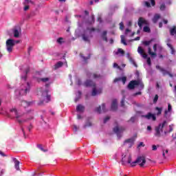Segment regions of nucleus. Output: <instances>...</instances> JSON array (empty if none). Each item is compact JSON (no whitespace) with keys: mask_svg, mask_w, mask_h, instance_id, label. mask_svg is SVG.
I'll return each instance as SVG.
<instances>
[{"mask_svg":"<svg viewBox=\"0 0 176 176\" xmlns=\"http://www.w3.org/2000/svg\"><path fill=\"white\" fill-rule=\"evenodd\" d=\"M117 9H119V6H118L116 4L111 6V7H110V10L112 12H115V10H117Z\"/></svg>","mask_w":176,"mask_h":176,"instance_id":"38","label":"nucleus"},{"mask_svg":"<svg viewBox=\"0 0 176 176\" xmlns=\"http://www.w3.org/2000/svg\"><path fill=\"white\" fill-rule=\"evenodd\" d=\"M168 47L170 48L171 50V54H175V50H174V47L171 44H168Z\"/></svg>","mask_w":176,"mask_h":176,"instance_id":"43","label":"nucleus"},{"mask_svg":"<svg viewBox=\"0 0 176 176\" xmlns=\"http://www.w3.org/2000/svg\"><path fill=\"white\" fill-rule=\"evenodd\" d=\"M155 111H157V116H160L162 115V111H163V107H155Z\"/></svg>","mask_w":176,"mask_h":176,"instance_id":"36","label":"nucleus"},{"mask_svg":"<svg viewBox=\"0 0 176 176\" xmlns=\"http://www.w3.org/2000/svg\"><path fill=\"white\" fill-rule=\"evenodd\" d=\"M30 89L31 85L30 82L22 84L20 89L15 90V96L17 98L21 96H26L28 93H30Z\"/></svg>","mask_w":176,"mask_h":176,"instance_id":"4","label":"nucleus"},{"mask_svg":"<svg viewBox=\"0 0 176 176\" xmlns=\"http://www.w3.org/2000/svg\"><path fill=\"white\" fill-rule=\"evenodd\" d=\"M143 118L148 119V120L152 119L155 122L156 120V114L148 112L146 115L142 116Z\"/></svg>","mask_w":176,"mask_h":176,"instance_id":"18","label":"nucleus"},{"mask_svg":"<svg viewBox=\"0 0 176 176\" xmlns=\"http://www.w3.org/2000/svg\"><path fill=\"white\" fill-rule=\"evenodd\" d=\"M126 100V97L123 96L122 100H121V107H124V101Z\"/></svg>","mask_w":176,"mask_h":176,"instance_id":"48","label":"nucleus"},{"mask_svg":"<svg viewBox=\"0 0 176 176\" xmlns=\"http://www.w3.org/2000/svg\"><path fill=\"white\" fill-rule=\"evenodd\" d=\"M50 83H46L45 84V89L44 91H41V96L43 97V100H40L38 102V105H42L43 104V102H50L51 98L50 95H49V91L50 90Z\"/></svg>","mask_w":176,"mask_h":176,"instance_id":"6","label":"nucleus"},{"mask_svg":"<svg viewBox=\"0 0 176 176\" xmlns=\"http://www.w3.org/2000/svg\"><path fill=\"white\" fill-rule=\"evenodd\" d=\"M95 111L98 112V113H101V106H99L98 107H96L95 109Z\"/></svg>","mask_w":176,"mask_h":176,"instance_id":"51","label":"nucleus"},{"mask_svg":"<svg viewBox=\"0 0 176 176\" xmlns=\"http://www.w3.org/2000/svg\"><path fill=\"white\" fill-rule=\"evenodd\" d=\"M83 86H85V87H96V82H93L91 80L87 79L83 83Z\"/></svg>","mask_w":176,"mask_h":176,"instance_id":"17","label":"nucleus"},{"mask_svg":"<svg viewBox=\"0 0 176 176\" xmlns=\"http://www.w3.org/2000/svg\"><path fill=\"white\" fill-rule=\"evenodd\" d=\"M120 30L121 31H123V30H124V24L123 23V22L120 23Z\"/></svg>","mask_w":176,"mask_h":176,"instance_id":"50","label":"nucleus"},{"mask_svg":"<svg viewBox=\"0 0 176 176\" xmlns=\"http://www.w3.org/2000/svg\"><path fill=\"white\" fill-rule=\"evenodd\" d=\"M160 19V15L159 14H155L152 19V21L154 24H156V23H157Z\"/></svg>","mask_w":176,"mask_h":176,"instance_id":"29","label":"nucleus"},{"mask_svg":"<svg viewBox=\"0 0 176 176\" xmlns=\"http://www.w3.org/2000/svg\"><path fill=\"white\" fill-rule=\"evenodd\" d=\"M152 42H153V38H151L150 41H144L142 43L144 45V46H149Z\"/></svg>","mask_w":176,"mask_h":176,"instance_id":"39","label":"nucleus"},{"mask_svg":"<svg viewBox=\"0 0 176 176\" xmlns=\"http://www.w3.org/2000/svg\"><path fill=\"white\" fill-rule=\"evenodd\" d=\"M129 32H131V30L130 29H129V28H126V29L125 30L124 34H125V35H129Z\"/></svg>","mask_w":176,"mask_h":176,"instance_id":"59","label":"nucleus"},{"mask_svg":"<svg viewBox=\"0 0 176 176\" xmlns=\"http://www.w3.org/2000/svg\"><path fill=\"white\" fill-rule=\"evenodd\" d=\"M121 43H122V45L124 46H127V42H126L124 35H121Z\"/></svg>","mask_w":176,"mask_h":176,"instance_id":"40","label":"nucleus"},{"mask_svg":"<svg viewBox=\"0 0 176 176\" xmlns=\"http://www.w3.org/2000/svg\"><path fill=\"white\" fill-rule=\"evenodd\" d=\"M28 9H30V6L25 5V7L23 8V10H25V12H27V10H28Z\"/></svg>","mask_w":176,"mask_h":176,"instance_id":"61","label":"nucleus"},{"mask_svg":"<svg viewBox=\"0 0 176 176\" xmlns=\"http://www.w3.org/2000/svg\"><path fill=\"white\" fill-rule=\"evenodd\" d=\"M10 118H15L16 122L20 124L21 131L25 137V131H24L25 126L23 125L24 122H30L34 119V110H28L25 116L21 115L16 108L10 109L9 111Z\"/></svg>","mask_w":176,"mask_h":176,"instance_id":"1","label":"nucleus"},{"mask_svg":"<svg viewBox=\"0 0 176 176\" xmlns=\"http://www.w3.org/2000/svg\"><path fill=\"white\" fill-rule=\"evenodd\" d=\"M76 111L78 112H85V106L82 105V104H78L76 107Z\"/></svg>","mask_w":176,"mask_h":176,"instance_id":"30","label":"nucleus"},{"mask_svg":"<svg viewBox=\"0 0 176 176\" xmlns=\"http://www.w3.org/2000/svg\"><path fill=\"white\" fill-rule=\"evenodd\" d=\"M102 111L105 113V112H107L108 110L105 107V103L102 104Z\"/></svg>","mask_w":176,"mask_h":176,"instance_id":"46","label":"nucleus"},{"mask_svg":"<svg viewBox=\"0 0 176 176\" xmlns=\"http://www.w3.org/2000/svg\"><path fill=\"white\" fill-rule=\"evenodd\" d=\"M124 130H126V128L123 126L119 128L118 126L113 129V131L117 135L118 140L122 138V134H123V131H124Z\"/></svg>","mask_w":176,"mask_h":176,"instance_id":"12","label":"nucleus"},{"mask_svg":"<svg viewBox=\"0 0 176 176\" xmlns=\"http://www.w3.org/2000/svg\"><path fill=\"white\" fill-rule=\"evenodd\" d=\"M143 31L144 32H148L149 34L151 32V28H149V26L146 25L143 28Z\"/></svg>","mask_w":176,"mask_h":176,"instance_id":"41","label":"nucleus"},{"mask_svg":"<svg viewBox=\"0 0 176 176\" xmlns=\"http://www.w3.org/2000/svg\"><path fill=\"white\" fill-rule=\"evenodd\" d=\"M129 144V147L131 148L134 145V138H129L124 142V145Z\"/></svg>","mask_w":176,"mask_h":176,"instance_id":"24","label":"nucleus"},{"mask_svg":"<svg viewBox=\"0 0 176 176\" xmlns=\"http://www.w3.org/2000/svg\"><path fill=\"white\" fill-rule=\"evenodd\" d=\"M113 68H117L118 69H122L120 66H119V65H118V63H113Z\"/></svg>","mask_w":176,"mask_h":176,"instance_id":"53","label":"nucleus"},{"mask_svg":"<svg viewBox=\"0 0 176 176\" xmlns=\"http://www.w3.org/2000/svg\"><path fill=\"white\" fill-rule=\"evenodd\" d=\"M157 100H159V96L158 95H155L154 98H153V103L156 104V102H157Z\"/></svg>","mask_w":176,"mask_h":176,"instance_id":"49","label":"nucleus"},{"mask_svg":"<svg viewBox=\"0 0 176 176\" xmlns=\"http://www.w3.org/2000/svg\"><path fill=\"white\" fill-rule=\"evenodd\" d=\"M85 15H77V17H80V19H82V23L85 24V25H93L96 22V18L94 14H92L91 16H89V11L85 10L84 12Z\"/></svg>","mask_w":176,"mask_h":176,"instance_id":"3","label":"nucleus"},{"mask_svg":"<svg viewBox=\"0 0 176 176\" xmlns=\"http://www.w3.org/2000/svg\"><path fill=\"white\" fill-rule=\"evenodd\" d=\"M107 35H108V31L107 30H104L100 33V36L102 41H104V42H108V36Z\"/></svg>","mask_w":176,"mask_h":176,"instance_id":"20","label":"nucleus"},{"mask_svg":"<svg viewBox=\"0 0 176 176\" xmlns=\"http://www.w3.org/2000/svg\"><path fill=\"white\" fill-rule=\"evenodd\" d=\"M170 34L171 36H174V35H176V26H173V28H170Z\"/></svg>","mask_w":176,"mask_h":176,"instance_id":"34","label":"nucleus"},{"mask_svg":"<svg viewBox=\"0 0 176 176\" xmlns=\"http://www.w3.org/2000/svg\"><path fill=\"white\" fill-rule=\"evenodd\" d=\"M32 120H34V118ZM32 120H30L29 122H23V123H29V125L26 126L28 131H31V130H32V128L34 127V126L32 125V122H31Z\"/></svg>","mask_w":176,"mask_h":176,"instance_id":"32","label":"nucleus"},{"mask_svg":"<svg viewBox=\"0 0 176 176\" xmlns=\"http://www.w3.org/2000/svg\"><path fill=\"white\" fill-rule=\"evenodd\" d=\"M32 1L31 0H25L23 2V5H30Z\"/></svg>","mask_w":176,"mask_h":176,"instance_id":"55","label":"nucleus"},{"mask_svg":"<svg viewBox=\"0 0 176 176\" xmlns=\"http://www.w3.org/2000/svg\"><path fill=\"white\" fill-rule=\"evenodd\" d=\"M87 127H91V122H90V121H87L85 124L83 126V129H86Z\"/></svg>","mask_w":176,"mask_h":176,"instance_id":"44","label":"nucleus"},{"mask_svg":"<svg viewBox=\"0 0 176 176\" xmlns=\"http://www.w3.org/2000/svg\"><path fill=\"white\" fill-rule=\"evenodd\" d=\"M122 80L123 85H126V82H127V77L126 76H122L120 78H116L113 80V83H117V82H120Z\"/></svg>","mask_w":176,"mask_h":176,"instance_id":"21","label":"nucleus"},{"mask_svg":"<svg viewBox=\"0 0 176 176\" xmlns=\"http://www.w3.org/2000/svg\"><path fill=\"white\" fill-rule=\"evenodd\" d=\"M37 147L38 148V149H40V150L42 151L43 152H46V151L43 149V146H42L41 144L37 145Z\"/></svg>","mask_w":176,"mask_h":176,"instance_id":"56","label":"nucleus"},{"mask_svg":"<svg viewBox=\"0 0 176 176\" xmlns=\"http://www.w3.org/2000/svg\"><path fill=\"white\" fill-rule=\"evenodd\" d=\"M171 112H173V107L171 106V104H168V109H165L164 118H166L167 119L168 115L169 116H171Z\"/></svg>","mask_w":176,"mask_h":176,"instance_id":"16","label":"nucleus"},{"mask_svg":"<svg viewBox=\"0 0 176 176\" xmlns=\"http://www.w3.org/2000/svg\"><path fill=\"white\" fill-rule=\"evenodd\" d=\"M167 124V121L164 120L162 123H160L158 126H155V137H157V138H160L162 137V133H163V129H164V126Z\"/></svg>","mask_w":176,"mask_h":176,"instance_id":"8","label":"nucleus"},{"mask_svg":"<svg viewBox=\"0 0 176 176\" xmlns=\"http://www.w3.org/2000/svg\"><path fill=\"white\" fill-rule=\"evenodd\" d=\"M109 119H111V118L109 116H107L106 118H104V119L103 120V123H107V122H108V120H109Z\"/></svg>","mask_w":176,"mask_h":176,"instance_id":"58","label":"nucleus"},{"mask_svg":"<svg viewBox=\"0 0 176 176\" xmlns=\"http://www.w3.org/2000/svg\"><path fill=\"white\" fill-rule=\"evenodd\" d=\"M12 162H14V167L17 171L20 170V162L18 161L17 158L12 157Z\"/></svg>","mask_w":176,"mask_h":176,"instance_id":"26","label":"nucleus"},{"mask_svg":"<svg viewBox=\"0 0 176 176\" xmlns=\"http://www.w3.org/2000/svg\"><path fill=\"white\" fill-rule=\"evenodd\" d=\"M141 85V80H131L127 85V88L129 90H134L137 86H140Z\"/></svg>","mask_w":176,"mask_h":176,"instance_id":"10","label":"nucleus"},{"mask_svg":"<svg viewBox=\"0 0 176 176\" xmlns=\"http://www.w3.org/2000/svg\"><path fill=\"white\" fill-rule=\"evenodd\" d=\"M101 93H102V89H97L96 87H94L92 88V91H91L92 97H96V96H98V94H101Z\"/></svg>","mask_w":176,"mask_h":176,"instance_id":"19","label":"nucleus"},{"mask_svg":"<svg viewBox=\"0 0 176 176\" xmlns=\"http://www.w3.org/2000/svg\"><path fill=\"white\" fill-rule=\"evenodd\" d=\"M57 43H60V45H61V43H63V38H58L57 39Z\"/></svg>","mask_w":176,"mask_h":176,"instance_id":"63","label":"nucleus"},{"mask_svg":"<svg viewBox=\"0 0 176 176\" xmlns=\"http://www.w3.org/2000/svg\"><path fill=\"white\" fill-rule=\"evenodd\" d=\"M96 31H97V32H101V30L98 28L96 29L94 28H87V29L85 30L83 33L81 34L84 42H88L90 43V38H93V32H96Z\"/></svg>","mask_w":176,"mask_h":176,"instance_id":"2","label":"nucleus"},{"mask_svg":"<svg viewBox=\"0 0 176 176\" xmlns=\"http://www.w3.org/2000/svg\"><path fill=\"white\" fill-rule=\"evenodd\" d=\"M148 24V21L144 19L143 17H140L138 19V25L140 27V30L137 31V35H140L141 34V30H142V25Z\"/></svg>","mask_w":176,"mask_h":176,"instance_id":"13","label":"nucleus"},{"mask_svg":"<svg viewBox=\"0 0 176 176\" xmlns=\"http://www.w3.org/2000/svg\"><path fill=\"white\" fill-rule=\"evenodd\" d=\"M19 69L22 72L21 79L23 82H25V80H27V75H28L31 71V67L29 66V65L25 64L22 66H19Z\"/></svg>","mask_w":176,"mask_h":176,"instance_id":"7","label":"nucleus"},{"mask_svg":"<svg viewBox=\"0 0 176 176\" xmlns=\"http://www.w3.org/2000/svg\"><path fill=\"white\" fill-rule=\"evenodd\" d=\"M77 85H78V86H81V85H82V80L78 79Z\"/></svg>","mask_w":176,"mask_h":176,"instance_id":"64","label":"nucleus"},{"mask_svg":"<svg viewBox=\"0 0 176 176\" xmlns=\"http://www.w3.org/2000/svg\"><path fill=\"white\" fill-rule=\"evenodd\" d=\"M156 69L160 70V72H162L163 76H166V75H168L170 78H173V74H170L168 71L166 70V69L160 67V65L155 66Z\"/></svg>","mask_w":176,"mask_h":176,"instance_id":"15","label":"nucleus"},{"mask_svg":"<svg viewBox=\"0 0 176 176\" xmlns=\"http://www.w3.org/2000/svg\"><path fill=\"white\" fill-rule=\"evenodd\" d=\"M34 104V102H27L26 100H22L21 102V105L23 108H27V107H31Z\"/></svg>","mask_w":176,"mask_h":176,"instance_id":"22","label":"nucleus"},{"mask_svg":"<svg viewBox=\"0 0 176 176\" xmlns=\"http://www.w3.org/2000/svg\"><path fill=\"white\" fill-rule=\"evenodd\" d=\"M116 54L117 56L120 54V56L123 57V56H124V51L122 48H119L118 51L116 52Z\"/></svg>","mask_w":176,"mask_h":176,"instance_id":"35","label":"nucleus"},{"mask_svg":"<svg viewBox=\"0 0 176 176\" xmlns=\"http://www.w3.org/2000/svg\"><path fill=\"white\" fill-rule=\"evenodd\" d=\"M50 78H37V82H43V83H46V82H49Z\"/></svg>","mask_w":176,"mask_h":176,"instance_id":"37","label":"nucleus"},{"mask_svg":"<svg viewBox=\"0 0 176 176\" xmlns=\"http://www.w3.org/2000/svg\"><path fill=\"white\" fill-rule=\"evenodd\" d=\"M138 52L139 53L140 55L142 56V57L143 58L146 60V63H147L148 67H150V68H151V67L152 65V60H151V58L148 57V54H144V50H142V48L141 47H138Z\"/></svg>","mask_w":176,"mask_h":176,"instance_id":"9","label":"nucleus"},{"mask_svg":"<svg viewBox=\"0 0 176 176\" xmlns=\"http://www.w3.org/2000/svg\"><path fill=\"white\" fill-rule=\"evenodd\" d=\"M124 157H126V155H122V158L121 160V163L122 166H126V164L127 163V162L124 160Z\"/></svg>","mask_w":176,"mask_h":176,"instance_id":"45","label":"nucleus"},{"mask_svg":"<svg viewBox=\"0 0 176 176\" xmlns=\"http://www.w3.org/2000/svg\"><path fill=\"white\" fill-rule=\"evenodd\" d=\"M87 78L92 77L93 79H100V78H101V76L100 74H92L90 72L87 73Z\"/></svg>","mask_w":176,"mask_h":176,"instance_id":"25","label":"nucleus"},{"mask_svg":"<svg viewBox=\"0 0 176 176\" xmlns=\"http://www.w3.org/2000/svg\"><path fill=\"white\" fill-rule=\"evenodd\" d=\"M64 65V63L62 61H58L55 65H54V69H58V68H61Z\"/></svg>","mask_w":176,"mask_h":176,"instance_id":"33","label":"nucleus"},{"mask_svg":"<svg viewBox=\"0 0 176 176\" xmlns=\"http://www.w3.org/2000/svg\"><path fill=\"white\" fill-rule=\"evenodd\" d=\"M144 6L146 8H151V3L149 1H144Z\"/></svg>","mask_w":176,"mask_h":176,"instance_id":"54","label":"nucleus"},{"mask_svg":"<svg viewBox=\"0 0 176 176\" xmlns=\"http://www.w3.org/2000/svg\"><path fill=\"white\" fill-rule=\"evenodd\" d=\"M6 50L8 53L13 52V47L14 46V40L9 38L6 41Z\"/></svg>","mask_w":176,"mask_h":176,"instance_id":"11","label":"nucleus"},{"mask_svg":"<svg viewBox=\"0 0 176 176\" xmlns=\"http://www.w3.org/2000/svg\"><path fill=\"white\" fill-rule=\"evenodd\" d=\"M126 58L130 61V63H131V64L134 65V67H137V63H135V61L134 60V59L132 58L131 56L130 55V53L128 52L126 54Z\"/></svg>","mask_w":176,"mask_h":176,"instance_id":"27","label":"nucleus"},{"mask_svg":"<svg viewBox=\"0 0 176 176\" xmlns=\"http://www.w3.org/2000/svg\"><path fill=\"white\" fill-rule=\"evenodd\" d=\"M131 122V123H134V122H135V117H131V119L129 120H128V122Z\"/></svg>","mask_w":176,"mask_h":176,"instance_id":"57","label":"nucleus"},{"mask_svg":"<svg viewBox=\"0 0 176 176\" xmlns=\"http://www.w3.org/2000/svg\"><path fill=\"white\" fill-rule=\"evenodd\" d=\"M148 1L149 2H151L153 6H155V5H156V1L155 0H148Z\"/></svg>","mask_w":176,"mask_h":176,"instance_id":"62","label":"nucleus"},{"mask_svg":"<svg viewBox=\"0 0 176 176\" xmlns=\"http://www.w3.org/2000/svg\"><path fill=\"white\" fill-rule=\"evenodd\" d=\"M111 111H118V100L114 99L111 102Z\"/></svg>","mask_w":176,"mask_h":176,"instance_id":"23","label":"nucleus"},{"mask_svg":"<svg viewBox=\"0 0 176 176\" xmlns=\"http://www.w3.org/2000/svg\"><path fill=\"white\" fill-rule=\"evenodd\" d=\"M127 163L128 164H131L132 167H135L137 164H139L140 167H144L145 163H146V160H145V157L139 156L135 161L131 162V157L129 156L128 157Z\"/></svg>","mask_w":176,"mask_h":176,"instance_id":"5","label":"nucleus"},{"mask_svg":"<svg viewBox=\"0 0 176 176\" xmlns=\"http://www.w3.org/2000/svg\"><path fill=\"white\" fill-rule=\"evenodd\" d=\"M160 9L162 12H164V10H166V3H162Z\"/></svg>","mask_w":176,"mask_h":176,"instance_id":"42","label":"nucleus"},{"mask_svg":"<svg viewBox=\"0 0 176 176\" xmlns=\"http://www.w3.org/2000/svg\"><path fill=\"white\" fill-rule=\"evenodd\" d=\"M82 97V91H78L76 98L74 99L75 102H78L79 100H80V98Z\"/></svg>","mask_w":176,"mask_h":176,"instance_id":"31","label":"nucleus"},{"mask_svg":"<svg viewBox=\"0 0 176 176\" xmlns=\"http://www.w3.org/2000/svg\"><path fill=\"white\" fill-rule=\"evenodd\" d=\"M166 45H167V46H168V45H171L170 44V43H171V38H168L167 39H166Z\"/></svg>","mask_w":176,"mask_h":176,"instance_id":"60","label":"nucleus"},{"mask_svg":"<svg viewBox=\"0 0 176 176\" xmlns=\"http://www.w3.org/2000/svg\"><path fill=\"white\" fill-rule=\"evenodd\" d=\"M12 34L14 35V38H19L20 34H21V28L19 25L15 26L12 29Z\"/></svg>","mask_w":176,"mask_h":176,"instance_id":"14","label":"nucleus"},{"mask_svg":"<svg viewBox=\"0 0 176 176\" xmlns=\"http://www.w3.org/2000/svg\"><path fill=\"white\" fill-rule=\"evenodd\" d=\"M81 58H83L84 61H87V60H89V58H90V55H88V56H85L83 55H80Z\"/></svg>","mask_w":176,"mask_h":176,"instance_id":"47","label":"nucleus"},{"mask_svg":"<svg viewBox=\"0 0 176 176\" xmlns=\"http://www.w3.org/2000/svg\"><path fill=\"white\" fill-rule=\"evenodd\" d=\"M148 54H149V56H151V57L152 58H155V57H156V52H152V48H151V47H148Z\"/></svg>","mask_w":176,"mask_h":176,"instance_id":"28","label":"nucleus"},{"mask_svg":"<svg viewBox=\"0 0 176 176\" xmlns=\"http://www.w3.org/2000/svg\"><path fill=\"white\" fill-rule=\"evenodd\" d=\"M98 3L100 2V0H91L90 2H89V4L90 5H93V3Z\"/></svg>","mask_w":176,"mask_h":176,"instance_id":"52","label":"nucleus"}]
</instances>
